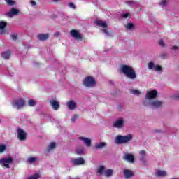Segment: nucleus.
I'll use <instances>...</instances> for the list:
<instances>
[{"label": "nucleus", "mask_w": 179, "mask_h": 179, "mask_svg": "<svg viewBox=\"0 0 179 179\" xmlns=\"http://www.w3.org/2000/svg\"><path fill=\"white\" fill-rule=\"evenodd\" d=\"M37 37L41 41H45V40H47L50 36L48 34H40Z\"/></svg>", "instance_id": "a211bd4d"}, {"label": "nucleus", "mask_w": 179, "mask_h": 179, "mask_svg": "<svg viewBox=\"0 0 179 179\" xmlns=\"http://www.w3.org/2000/svg\"><path fill=\"white\" fill-rule=\"evenodd\" d=\"M102 31L107 36V37H110V36H111V33H110V31H108L107 28L103 29Z\"/></svg>", "instance_id": "2f4dec72"}, {"label": "nucleus", "mask_w": 179, "mask_h": 179, "mask_svg": "<svg viewBox=\"0 0 179 179\" xmlns=\"http://www.w3.org/2000/svg\"><path fill=\"white\" fill-rule=\"evenodd\" d=\"M6 149V146L5 145H0V153H3V152H5Z\"/></svg>", "instance_id": "473e14b6"}, {"label": "nucleus", "mask_w": 179, "mask_h": 179, "mask_svg": "<svg viewBox=\"0 0 179 179\" xmlns=\"http://www.w3.org/2000/svg\"><path fill=\"white\" fill-rule=\"evenodd\" d=\"M95 24H96V26H99V27H107V23L101 21V20H96L94 22Z\"/></svg>", "instance_id": "4be33fe9"}, {"label": "nucleus", "mask_w": 179, "mask_h": 179, "mask_svg": "<svg viewBox=\"0 0 179 179\" xmlns=\"http://www.w3.org/2000/svg\"><path fill=\"white\" fill-rule=\"evenodd\" d=\"M121 72L129 79H136V72H135V70L131 66L122 65Z\"/></svg>", "instance_id": "f257e3e1"}, {"label": "nucleus", "mask_w": 179, "mask_h": 179, "mask_svg": "<svg viewBox=\"0 0 179 179\" xmlns=\"http://www.w3.org/2000/svg\"><path fill=\"white\" fill-rule=\"evenodd\" d=\"M36 160H37V158H36V157H29L28 159L29 163H31V164L34 163Z\"/></svg>", "instance_id": "f704fd0d"}, {"label": "nucleus", "mask_w": 179, "mask_h": 179, "mask_svg": "<svg viewBox=\"0 0 179 179\" xmlns=\"http://www.w3.org/2000/svg\"><path fill=\"white\" fill-rule=\"evenodd\" d=\"M155 132H160V131L155 130Z\"/></svg>", "instance_id": "5fc2aeb1"}, {"label": "nucleus", "mask_w": 179, "mask_h": 179, "mask_svg": "<svg viewBox=\"0 0 179 179\" xmlns=\"http://www.w3.org/2000/svg\"><path fill=\"white\" fill-rule=\"evenodd\" d=\"M6 3L8 5V6H13L15 2L13 0H5Z\"/></svg>", "instance_id": "c85d7f7f"}, {"label": "nucleus", "mask_w": 179, "mask_h": 179, "mask_svg": "<svg viewBox=\"0 0 179 179\" xmlns=\"http://www.w3.org/2000/svg\"><path fill=\"white\" fill-rule=\"evenodd\" d=\"M128 3L129 5H131V3H134V1H129Z\"/></svg>", "instance_id": "864d4df0"}, {"label": "nucleus", "mask_w": 179, "mask_h": 179, "mask_svg": "<svg viewBox=\"0 0 179 179\" xmlns=\"http://www.w3.org/2000/svg\"><path fill=\"white\" fill-rule=\"evenodd\" d=\"M107 146V143L106 142H100L99 143L95 144V148L96 149H103V148H106Z\"/></svg>", "instance_id": "5701e85b"}, {"label": "nucleus", "mask_w": 179, "mask_h": 179, "mask_svg": "<svg viewBox=\"0 0 179 179\" xmlns=\"http://www.w3.org/2000/svg\"><path fill=\"white\" fill-rule=\"evenodd\" d=\"M156 97H157V91L156 90L147 91V94L145 96L146 100H152L156 99Z\"/></svg>", "instance_id": "0eeeda50"}, {"label": "nucleus", "mask_w": 179, "mask_h": 179, "mask_svg": "<svg viewBox=\"0 0 179 179\" xmlns=\"http://www.w3.org/2000/svg\"><path fill=\"white\" fill-rule=\"evenodd\" d=\"M38 178H40V175L38 173H35L34 175H32L28 177V179H38Z\"/></svg>", "instance_id": "7c9ffc66"}, {"label": "nucleus", "mask_w": 179, "mask_h": 179, "mask_svg": "<svg viewBox=\"0 0 179 179\" xmlns=\"http://www.w3.org/2000/svg\"><path fill=\"white\" fill-rule=\"evenodd\" d=\"M155 68V63L153 62H150L148 63V69H153Z\"/></svg>", "instance_id": "72a5a7b5"}, {"label": "nucleus", "mask_w": 179, "mask_h": 179, "mask_svg": "<svg viewBox=\"0 0 179 179\" xmlns=\"http://www.w3.org/2000/svg\"><path fill=\"white\" fill-rule=\"evenodd\" d=\"M159 5H161V6H167V1L162 0L159 3Z\"/></svg>", "instance_id": "c9c22d12"}, {"label": "nucleus", "mask_w": 179, "mask_h": 179, "mask_svg": "<svg viewBox=\"0 0 179 179\" xmlns=\"http://www.w3.org/2000/svg\"><path fill=\"white\" fill-rule=\"evenodd\" d=\"M13 162V159L12 157H8L6 158H1L0 159V164L2 167H6V169H10V164Z\"/></svg>", "instance_id": "20e7f679"}, {"label": "nucleus", "mask_w": 179, "mask_h": 179, "mask_svg": "<svg viewBox=\"0 0 179 179\" xmlns=\"http://www.w3.org/2000/svg\"><path fill=\"white\" fill-rule=\"evenodd\" d=\"M139 153H140L141 156H145V155H146V151H145V150H141V151L139 152Z\"/></svg>", "instance_id": "c03bdc74"}, {"label": "nucleus", "mask_w": 179, "mask_h": 179, "mask_svg": "<svg viewBox=\"0 0 179 179\" xmlns=\"http://www.w3.org/2000/svg\"><path fill=\"white\" fill-rule=\"evenodd\" d=\"M124 125V120L122 118L119 119L116 122H114L113 127L115 128H121Z\"/></svg>", "instance_id": "dca6fc26"}, {"label": "nucleus", "mask_w": 179, "mask_h": 179, "mask_svg": "<svg viewBox=\"0 0 179 179\" xmlns=\"http://www.w3.org/2000/svg\"><path fill=\"white\" fill-rule=\"evenodd\" d=\"M123 160L128 162V163H135V156L131 153H125L123 155Z\"/></svg>", "instance_id": "1a4fd4ad"}, {"label": "nucleus", "mask_w": 179, "mask_h": 179, "mask_svg": "<svg viewBox=\"0 0 179 179\" xmlns=\"http://www.w3.org/2000/svg\"><path fill=\"white\" fill-rule=\"evenodd\" d=\"M27 138V134L25 133L24 130L18 128L17 129V138L20 141H26Z\"/></svg>", "instance_id": "6e6552de"}, {"label": "nucleus", "mask_w": 179, "mask_h": 179, "mask_svg": "<svg viewBox=\"0 0 179 179\" xmlns=\"http://www.w3.org/2000/svg\"><path fill=\"white\" fill-rule=\"evenodd\" d=\"M70 34L72 37H73V38H76V40H83V38L82 37V35L77 30L72 29L70 31Z\"/></svg>", "instance_id": "9d476101"}, {"label": "nucleus", "mask_w": 179, "mask_h": 179, "mask_svg": "<svg viewBox=\"0 0 179 179\" xmlns=\"http://www.w3.org/2000/svg\"><path fill=\"white\" fill-rule=\"evenodd\" d=\"M161 57H162V58L164 59V58H166V55H162Z\"/></svg>", "instance_id": "8fccbe9b"}, {"label": "nucleus", "mask_w": 179, "mask_h": 179, "mask_svg": "<svg viewBox=\"0 0 179 179\" xmlns=\"http://www.w3.org/2000/svg\"><path fill=\"white\" fill-rule=\"evenodd\" d=\"M132 134H127V136L119 135L115 138V143L117 145H122L123 143H128L132 141Z\"/></svg>", "instance_id": "f03ea898"}, {"label": "nucleus", "mask_w": 179, "mask_h": 179, "mask_svg": "<svg viewBox=\"0 0 179 179\" xmlns=\"http://www.w3.org/2000/svg\"><path fill=\"white\" fill-rule=\"evenodd\" d=\"M36 101H34V99H29L28 100V106H29V107H34V106H36Z\"/></svg>", "instance_id": "bb28decb"}, {"label": "nucleus", "mask_w": 179, "mask_h": 179, "mask_svg": "<svg viewBox=\"0 0 179 179\" xmlns=\"http://www.w3.org/2000/svg\"><path fill=\"white\" fill-rule=\"evenodd\" d=\"M125 27L127 30H132L134 27V24L133 23H127V25H125Z\"/></svg>", "instance_id": "cd10ccee"}, {"label": "nucleus", "mask_w": 179, "mask_h": 179, "mask_svg": "<svg viewBox=\"0 0 179 179\" xmlns=\"http://www.w3.org/2000/svg\"><path fill=\"white\" fill-rule=\"evenodd\" d=\"M178 48V47L177 46H173L172 50H177Z\"/></svg>", "instance_id": "09e8293b"}, {"label": "nucleus", "mask_w": 179, "mask_h": 179, "mask_svg": "<svg viewBox=\"0 0 179 179\" xmlns=\"http://www.w3.org/2000/svg\"><path fill=\"white\" fill-rule=\"evenodd\" d=\"M56 147H57V143H55V142L50 143V144L48 148L47 152H50L51 150H52V149H55Z\"/></svg>", "instance_id": "393cba45"}, {"label": "nucleus", "mask_w": 179, "mask_h": 179, "mask_svg": "<svg viewBox=\"0 0 179 179\" xmlns=\"http://www.w3.org/2000/svg\"><path fill=\"white\" fill-rule=\"evenodd\" d=\"M70 163H71V164H73V166H82L85 164V163H86V161H85V159L82 157H78V158L72 159L70 161Z\"/></svg>", "instance_id": "423d86ee"}, {"label": "nucleus", "mask_w": 179, "mask_h": 179, "mask_svg": "<svg viewBox=\"0 0 179 179\" xmlns=\"http://www.w3.org/2000/svg\"><path fill=\"white\" fill-rule=\"evenodd\" d=\"M83 152H84V150H83V149H77V150H76V153L77 155H82V153H83Z\"/></svg>", "instance_id": "4c0bfd02"}, {"label": "nucleus", "mask_w": 179, "mask_h": 179, "mask_svg": "<svg viewBox=\"0 0 179 179\" xmlns=\"http://www.w3.org/2000/svg\"><path fill=\"white\" fill-rule=\"evenodd\" d=\"M114 173V171L113 169H108L105 171L104 176L105 177H111Z\"/></svg>", "instance_id": "b1692460"}, {"label": "nucleus", "mask_w": 179, "mask_h": 179, "mask_svg": "<svg viewBox=\"0 0 179 179\" xmlns=\"http://www.w3.org/2000/svg\"><path fill=\"white\" fill-rule=\"evenodd\" d=\"M78 115H74L72 118H71V122H75V121H76V120H78Z\"/></svg>", "instance_id": "37998d69"}, {"label": "nucleus", "mask_w": 179, "mask_h": 179, "mask_svg": "<svg viewBox=\"0 0 179 179\" xmlns=\"http://www.w3.org/2000/svg\"><path fill=\"white\" fill-rule=\"evenodd\" d=\"M143 106H148V103H147L146 101H144V102L143 103Z\"/></svg>", "instance_id": "3c124183"}, {"label": "nucleus", "mask_w": 179, "mask_h": 179, "mask_svg": "<svg viewBox=\"0 0 179 179\" xmlns=\"http://www.w3.org/2000/svg\"><path fill=\"white\" fill-rule=\"evenodd\" d=\"M6 26H8V23L6 22L0 21V30H4Z\"/></svg>", "instance_id": "a878e982"}, {"label": "nucleus", "mask_w": 179, "mask_h": 179, "mask_svg": "<svg viewBox=\"0 0 179 179\" xmlns=\"http://www.w3.org/2000/svg\"><path fill=\"white\" fill-rule=\"evenodd\" d=\"M156 175L157 177H166V176H167V173L166 171L157 170Z\"/></svg>", "instance_id": "412c9836"}, {"label": "nucleus", "mask_w": 179, "mask_h": 179, "mask_svg": "<svg viewBox=\"0 0 179 179\" xmlns=\"http://www.w3.org/2000/svg\"><path fill=\"white\" fill-rule=\"evenodd\" d=\"M132 94H135L136 96H139L141 94V92L139 90H134L131 92Z\"/></svg>", "instance_id": "e433bc0d"}, {"label": "nucleus", "mask_w": 179, "mask_h": 179, "mask_svg": "<svg viewBox=\"0 0 179 179\" xmlns=\"http://www.w3.org/2000/svg\"><path fill=\"white\" fill-rule=\"evenodd\" d=\"M174 100H178L179 101V94H176L174 97H173Z\"/></svg>", "instance_id": "49530a36"}, {"label": "nucleus", "mask_w": 179, "mask_h": 179, "mask_svg": "<svg viewBox=\"0 0 179 179\" xmlns=\"http://www.w3.org/2000/svg\"><path fill=\"white\" fill-rule=\"evenodd\" d=\"M52 2H58V1H59V0H52Z\"/></svg>", "instance_id": "603ef678"}, {"label": "nucleus", "mask_w": 179, "mask_h": 179, "mask_svg": "<svg viewBox=\"0 0 179 179\" xmlns=\"http://www.w3.org/2000/svg\"><path fill=\"white\" fill-rule=\"evenodd\" d=\"M131 17V15H129V13H124L122 15V17L123 19H127V17Z\"/></svg>", "instance_id": "ea45409f"}, {"label": "nucleus", "mask_w": 179, "mask_h": 179, "mask_svg": "<svg viewBox=\"0 0 179 179\" xmlns=\"http://www.w3.org/2000/svg\"><path fill=\"white\" fill-rule=\"evenodd\" d=\"M69 8H71V9H76V6H75V4L72 2L69 3Z\"/></svg>", "instance_id": "58836bf2"}, {"label": "nucleus", "mask_w": 179, "mask_h": 179, "mask_svg": "<svg viewBox=\"0 0 179 179\" xmlns=\"http://www.w3.org/2000/svg\"><path fill=\"white\" fill-rule=\"evenodd\" d=\"M154 69H155V71H156L157 72H163V69L160 65L155 66Z\"/></svg>", "instance_id": "c756f323"}, {"label": "nucleus", "mask_w": 179, "mask_h": 179, "mask_svg": "<svg viewBox=\"0 0 179 179\" xmlns=\"http://www.w3.org/2000/svg\"><path fill=\"white\" fill-rule=\"evenodd\" d=\"M30 3L32 6H36V5H37V3H36V1L33 0L30 1Z\"/></svg>", "instance_id": "a18cd8bd"}, {"label": "nucleus", "mask_w": 179, "mask_h": 179, "mask_svg": "<svg viewBox=\"0 0 179 179\" xmlns=\"http://www.w3.org/2000/svg\"><path fill=\"white\" fill-rule=\"evenodd\" d=\"M10 50H7L1 53V57L4 59H9V58H10Z\"/></svg>", "instance_id": "6ab92c4d"}, {"label": "nucleus", "mask_w": 179, "mask_h": 179, "mask_svg": "<svg viewBox=\"0 0 179 179\" xmlns=\"http://www.w3.org/2000/svg\"><path fill=\"white\" fill-rule=\"evenodd\" d=\"M78 139L83 141L87 148H90L92 146V140L90 138L86 137H79Z\"/></svg>", "instance_id": "f8f14e48"}, {"label": "nucleus", "mask_w": 179, "mask_h": 179, "mask_svg": "<svg viewBox=\"0 0 179 179\" xmlns=\"http://www.w3.org/2000/svg\"><path fill=\"white\" fill-rule=\"evenodd\" d=\"M59 32H56V33H55L54 34V36H55V37H58V36H59Z\"/></svg>", "instance_id": "de8ad7c7"}, {"label": "nucleus", "mask_w": 179, "mask_h": 179, "mask_svg": "<svg viewBox=\"0 0 179 179\" xmlns=\"http://www.w3.org/2000/svg\"><path fill=\"white\" fill-rule=\"evenodd\" d=\"M12 105L17 110H20V108H23L26 106V101L23 99H19L13 101Z\"/></svg>", "instance_id": "39448f33"}, {"label": "nucleus", "mask_w": 179, "mask_h": 179, "mask_svg": "<svg viewBox=\"0 0 179 179\" xmlns=\"http://www.w3.org/2000/svg\"><path fill=\"white\" fill-rule=\"evenodd\" d=\"M123 174L124 176V178L126 179L131 178V177H134V172L129 169H125L123 171Z\"/></svg>", "instance_id": "2eb2a0df"}, {"label": "nucleus", "mask_w": 179, "mask_h": 179, "mask_svg": "<svg viewBox=\"0 0 179 179\" xmlns=\"http://www.w3.org/2000/svg\"><path fill=\"white\" fill-rule=\"evenodd\" d=\"M83 83L85 87H94L96 86V80L92 76H87L83 80Z\"/></svg>", "instance_id": "7ed1b4c3"}, {"label": "nucleus", "mask_w": 179, "mask_h": 179, "mask_svg": "<svg viewBox=\"0 0 179 179\" xmlns=\"http://www.w3.org/2000/svg\"><path fill=\"white\" fill-rule=\"evenodd\" d=\"M50 104L52 108H53L55 110V111H57V110H58V108H59V103L54 99L50 100Z\"/></svg>", "instance_id": "ddd939ff"}, {"label": "nucleus", "mask_w": 179, "mask_h": 179, "mask_svg": "<svg viewBox=\"0 0 179 179\" xmlns=\"http://www.w3.org/2000/svg\"><path fill=\"white\" fill-rule=\"evenodd\" d=\"M16 15H19V10L16 8H11L9 12L6 13V16H7V17H12Z\"/></svg>", "instance_id": "9b49d317"}, {"label": "nucleus", "mask_w": 179, "mask_h": 179, "mask_svg": "<svg viewBox=\"0 0 179 179\" xmlns=\"http://www.w3.org/2000/svg\"><path fill=\"white\" fill-rule=\"evenodd\" d=\"M159 45H161V47H165L164 41H163L162 39H160V40H159Z\"/></svg>", "instance_id": "79ce46f5"}, {"label": "nucleus", "mask_w": 179, "mask_h": 179, "mask_svg": "<svg viewBox=\"0 0 179 179\" xmlns=\"http://www.w3.org/2000/svg\"><path fill=\"white\" fill-rule=\"evenodd\" d=\"M0 122H1V120H0Z\"/></svg>", "instance_id": "6e6d98bb"}, {"label": "nucleus", "mask_w": 179, "mask_h": 179, "mask_svg": "<svg viewBox=\"0 0 179 179\" xmlns=\"http://www.w3.org/2000/svg\"><path fill=\"white\" fill-rule=\"evenodd\" d=\"M66 106L69 110H75V108H76V102L73 100H70L67 102Z\"/></svg>", "instance_id": "4468645a"}, {"label": "nucleus", "mask_w": 179, "mask_h": 179, "mask_svg": "<svg viewBox=\"0 0 179 179\" xmlns=\"http://www.w3.org/2000/svg\"><path fill=\"white\" fill-rule=\"evenodd\" d=\"M106 171V166H99L97 169V173L99 176H103Z\"/></svg>", "instance_id": "aec40b11"}, {"label": "nucleus", "mask_w": 179, "mask_h": 179, "mask_svg": "<svg viewBox=\"0 0 179 179\" xmlns=\"http://www.w3.org/2000/svg\"><path fill=\"white\" fill-rule=\"evenodd\" d=\"M11 38H12V40H14V41L17 40V34H13L11 35Z\"/></svg>", "instance_id": "a19ab883"}, {"label": "nucleus", "mask_w": 179, "mask_h": 179, "mask_svg": "<svg viewBox=\"0 0 179 179\" xmlns=\"http://www.w3.org/2000/svg\"><path fill=\"white\" fill-rule=\"evenodd\" d=\"M150 106H152V107H155V108H159V107H162L163 102L160 101H154L150 102Z\"/></svg>", "instance_id": "f3484780"}]
</instances>
